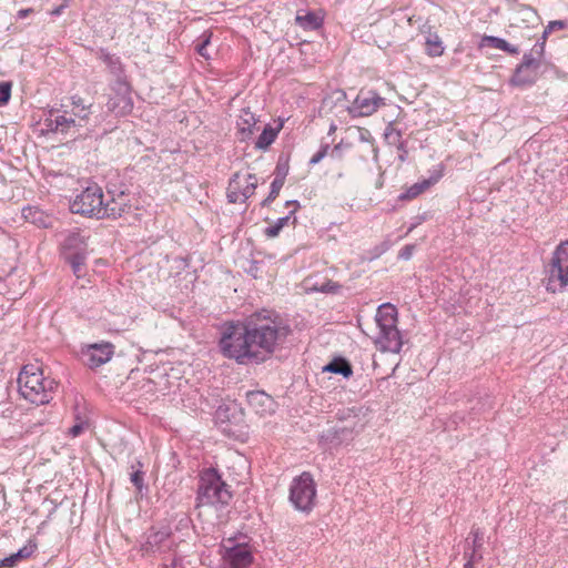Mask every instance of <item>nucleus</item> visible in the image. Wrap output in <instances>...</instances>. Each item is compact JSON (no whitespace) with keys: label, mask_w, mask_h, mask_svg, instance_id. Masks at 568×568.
Masks as SVG:
<instances>
[{"label":"nucleus","mask_w":568,"mask_h":568,"mask_svg":"<svg viewBox=\"0 0 568 568\" xmlns=\"http://www.w3.org/2000/svg\"><path fill=\"white\" fill-rule=\"evenodd\" d=\"M466 560L464 564V568H475V564L480 562L481 560H471L469 557H464Z\"/></svg>","instance_id":"obj_42"},{"label":"nucleus","mask_w":568,"mask_h":568,"mask_svg":"<svg viewBox=\"0 0 568 568\" xmlns=\"http://www.w3.org/2000/svg\"><path fill=\"white\" fill-rule=\"evenodd\" d=\"M181 562V559L174 557L170 564H162L159 568H175Z\"/></svg>","instance_id":"obj_40"},{"label":"nucleus","mask_w":568,"mask_h":568,"mask_svg":"<svg viewBox=\"0 0 568 568\" xmlns=\"http://www.w3.org/2000/svg\"><path fill=\"white\" fill-rule=\"evenodd\" d=\"M89 430H90L89 420L78 417L75 419V423L68 429L67 435L71 438H75Z\"/></svg>","instance_id":"obj_27"},{"label":"nucleus","mask_w":568,"mask_h":568,"mask_svg":"<svg viewBox=\"0 0 568 568\" xmlns=\"http://www.w3.org/2000/svg\"><path fill=\"white\" fill-rule=\"evenodd\" d=\"M37 550V544L32 540H29L27 545H24L22 548H20L16 556L18 560L27 559L29 558L34 551Z\"/></svg>","instance_id":"obj_30"},{"label":"nucleus","mask_w":568,"mask_h":568,"mask_svg":"<svg viewBox=\"0 0 568 568\" xmlns=\"http://www.w3.org/2000/svg\"><path fill=\"white\" fill-rule=\"evenodd\" d=\"M125 210V205L119 203L114 199L112 201L104 203L102 201V211H105V214L99 216V219L112 217L118 219L122 215Z\"/></svg>","instance_id":"obj_25"},{"label":"nucleus","mask_w":568,"mask_h":568,"mask_svg":"<svg viewBox=\"0 0 568 568\" xmlns=\"http://www.w3.org/2000/svg\"><path fill=\"white\" fill-rule=\"evenodd\" d=\"M288 221V216L278 219L273 225L265 229V235L270 239L277 236L282 229L287 225Z\"/></svg>","instance_id":"obj_29"},{"label":"nucleus","mask_w":568,"mask_h":568,"mask_svg":"<svg viewBox=\"0 0 568 568\" xmlns=\"http://www.w3.org/2000/svg\"><path fill=\"white\" fill-rule=\"evenodd\" d=\"M68 113V111H65ZM47 126L52 131H61L64 132L69 130L71 126L75 125V119L67 114H59L58 111L51 110L49 112V118L45 120Z\"/></svg>","instance_id":"obj_19"},{"label":"nucleus","mask_w":568,"mask_h":568,"mask_svg":"<svg viewBox=\"0 0 568 568\" xmlns=\"http://www.w3.org/2000/svg\"><path fill=\"white\" fill-rule=\"evenodd\" d=\"M209 42H210V39H209V38H206V39H205L201 44H199V45H197V48H196L197 53H199L200 55L204 57V58H206V57H207V55H206L205 50H206V45L209 44Z\"/></svg>","instance_id":"obj_39"},{"label":"nucleus","mask_w":568,"mask_h":568,"mask_svg":"<svg viewBox=\"0 0 568 568\" xmlns=\"http://www.w3.org/2000/svg\"><path fill=\"white\" fill-rule=\"evenodd\" d=\"M385 105V99L372 90H361L353 102V111L361 116H369Z\"/></svg>","instance_id":"obj_12"},{"label":"nucleus","mask_w":568,"mask_h":568,"mask_svg":"<svg viewBox=\"0 0 568 568\" xmlns=\"http://www.w3.org/2000/svg\"><path fill=\"white\" fill-rule=\"evenodd\" d=\"M484 531L480 528L473 527L468 538L465 541L464 557L471 560H483Z\"/></svg>","instance_id":"obj_15"},{"label":"nucleus","mask_w":568,"mask_h":568,"mask_svg":"<svg viewBox=\"0 0 568 568\" xmlns=\"http://www.w3.org/2000/svg\"><path fill=\"white\" fill-rule=\"evenodd\" d=\"M220 554L226 568H250L254 562L253 547L245 535L223 539Z\"/></svg>","instance_id":"obj_5"},{"label":"nucleus","mask_w":568,"mask_h":568,"mask_svg":"<svg viewBox=\"0 0 568 568\" xmlns=\"http://www.w3.org/2000/svg\"><path fill=\"white\" fill-rule=\"evenodd\" d=\"M316 484L313 476L303 471L292 480L290 501L296 510L308 514L315 506Z\"/></svg>","instance_id":"obj_7"},{"label":"nucleus","mask_w":568,"mask_h":568,"mask_svg":"<svg viewBox=\"0 0 568 568\" xmlns=\"http://www.w3.org/2000/svg\"><path fill=\"white\" fill-rule=\"evenodd\" d=\"M282 128V122H280L276 126L267 124L258 135L255 142V148L260 150H266L275 141Z\"/></svg>","instance_id":"obj_20"},{"label":"nucleus","mask_w":568,"mask_h":568,"mask_svg":"<svg viewBox=\"0 0 568 568\" xmlns=\"http://www.w3.org/2000/svg\"><path fill=\"white\" fill-rule=\"evenodd\" d=\"M329 149V145L328 144H325L321 148V150H318L310 160V163L311 164H317L318 162H321L327 154V151Z\"/></svg>","instance_id":"obj_34"},{"label":"nucleus","mask_w":568,"mask_h":568,"mask_svg":"<svg viewBox=\"0 0 568 568\" xmlns=\"http://www.w3.org/2000/svg\"><path fill=\"white\" fill-rule=\"evenodd\" d=\"M143 538L144 540L140 545L142 556L164 554L176 547L172 528L169 525L151 526Z\"/></svg>","instance_id":"obj_8"},{"label":"nucleus","mask_w":568,"mask_h":568,"mask_svg":"<svg viewBox=\"0 0 568 568\" xmlns=\"http://www.w3.org/2000/svg\"><path fill=\"white\" fill-rule=\"evenodd\" d=\"M102 189L94 184L77 195L70 207L75 214L99 219V216L105 214V211H102Z\"/></svg>","instance_id":"obj_9"},{"label":"nucleus","mask_w":568,"mask_h":568,"mask_svg":"<svg viewBox=\"0 0 568 568\" xmlns=\"http://www.w3.org/2000/svg\"><path fill=\"white\" fill-rule=\"evenodd\" d=\"M11 82H0V106L8 104L11 98Z\"/></svg>","instance_id":"obj_32"},{"label":"nucleus","mask_w":568,"mask_h":568,"mask_svg":"<svg viewBox=\"0 0 568 568\" xmlns=\"http://www.w3.org/2000/svg\"><path fill=\"white\" fill-rule=\"evenodd\" d=\"M483 43H485V44H487V45H489L491 48L505 51V52L510 53V54H517L518 53V49L516 47L509 44L506 40L497 38V37L485 36L483 38Z\"/></svg>","instance_id":"obj_24"},{"label":"nucleus","mask_w":568,"mask_h":568,"mask_svg":"<svg viewBox=\"0 0 568 568\" xmlns=\"http://www.w3.org/2000/svg\"><path fill=\"white\" fill-rule=\"evenodd\" d=\"M91 103H85L84 99L78 95L71 98L70 113L80 121H88L91 114Z\"/></svg>","instance_id":"obj_21"},{"label":"nucleus","mask_w":568,"mask_h":568,"mask_svg":"<svg viewBox=\"0 0 568 568\" xmlns=\"http://www.w3.org/2000/svg\"><path fill=\"white\" fill-rule=\"evenodd\" d=\"M568 286V241L561 242L554 251L546 267L545 287L552 294Z\"/></svg>","instance_id":"obj_6"},{"label":"nucleus","mask_w":568,"mask_h":568,"mask_svg":"<svg viewBox=\"0 0 568 568\" xmlns=\"http://www.w3.org/2000/svg\"><path fill=\"white\" fill-rule=\"evenodd\" d=\"M83 260H84L83 256L75 255L71 261L73 271L77 274V276H80V271L83 265Z\"/></svg>","instance_id":"obj_37"},{"label":"nucleus","mask_w":568,"mask_h":568,"mask_svg":"<svg viewBox=\"0 0 568 568\" xmlns=\"http://www.w3.org/2000/svg\"><path fill=\"white\" fill-rule=\"evenodd\" d=\"M250 408L260 416H268L275 413V400L264 392L256 390L247 394Z\"/></svg>","instance_id":"obj_14"},{"label":"nucleus","mask_w":568,"mask_h":568,"mask_svg":"<svg viewBox=\"0 0 568 568\" xmlns=\"http://www.w3.org/2000/svg\"><path fill=\"white\" fill-rule=\"evenodd\" d=\"M442 178V173H437L429 179H424L405 190L404 193L399 195V200L402 201H412L426 192L433 185H435Z\"/></svg>","instance_id":"obj_18"},{"label":"nucleus","mask_w":568,"mask_h":568,"mask_svg":"<svg viewBox=\"0 0 568 568\" xmlns=\"http://www.w3.org/2000/svg\"><path fill=\"white\" fill-rule=\"evenodd\" d=\"M26 219H31L33 223H42L43 213L37 209H27L23 211Z\"/></svg>","instance_id":"obj_33"},{"label":"nucleus","mask_w":568,"mask_h":568,"mask_svg":"<svg viewBox=\"0 0 568 568\" xmlns=\"http://www.w3.org/2000/svg\"><path fill=\"white\" fill-rule=\"evenodd\" d=\"M284 185V178H275L271 183V191L268 196L263 201V205H267L272 201H274L280 194L281 189Z\"/></svg>","instance_id":"obj_28"},{"label":"nucleus","mask_w":568,"mask_h":568,"mask_svg":"<svg viewBox=\"0 0 568 568\" xmlns=\"http://www.w3.org/2000/svg\"><path fill=\"white\" fill-rule=\"evenodd\" d=\"M323 371L334 374H341L345 378L351 377L353 374L351 364L345 358L342 357L334 358L331 363L324 366Z\"/></svg>","instance_id":"obj_23"},{"label":"nucleus","mask_w":568,"mask_h":568,"mask_svg":"<svg viewBox=\"0 0 568 568\" xmlns=\"http://www.w3.org/2000/svg\"><path fill=\"white\" fill-rule=\"evenodd\" d=\"M21 395L36 405L49 403L55 388V382L43 375V371L36 364L23 366L18 377Z\"/></svg>","instance_id":"obj_3"},{"label":"nucleus","mask_w":568,"mask_h":568,"mask_svg":"<svg viewBox=\"0 0 568 568\" xmlns=\"http://www.w3.org/2000/svg\"><path fill=\"white\" fill-rule=\"evenodd\" d=\"M425 52L430 58L442 57L445 52L444 43L437 33H429L425 41Z\"/></svg>","instance_id":"obj_22"},{"label":"nucleus","mask_w":568,"mask_h":568,"mask_svg":"<svg viewBox=\"0 0 568 568\" xmlns=\"http://www.w3.org/2000/svg\"><path fill=\"white\" fill-rule=\"evenodd\" d=\"M566 28V23L560 20L550 21L545 30V33L551 32L554 30H562Z\"/></svg>","instance_id":"obj_35"},{"label":"nucleus","mask_w":568,"mask_h":568,"mask_svg":"<svg viewBox=\"0 0 568 568\" xmlns=\"http://www.w3.org/2000/svg\"><path fill=\"white\" fill-rule=\"evenodd\" d=\"M540 62L532 58H524L521 64L518 65L511 83L519 87L530 85L536 82L539 75Z\"/></svg>","instance_id":"obj_13"},{"label":"nucleus","mask_w":568,"mask_h":568,"mask_svg":"<svg viewBox=\"0 0 568 568\" xmlns=\"http://www.w3.org/2000/svg\"><path fill=\"white\" fill-rule=\"evenodd\" d=\"M291 334L280 315H254L247 324L227 323L219 341L222 355L237 364L262 363L278 349Z\"/></svg>","instance_id":"obj_1"},{"label":"nucleus","mask_w":568,"mask_h":568,"mask_svg":"<svg viewBox=\"0 0 568 568\" xmlns=\"http://www.w3.org/2000/svg\"><path fill=\"white\" fill-rule=\"evenodd\" d=\"M258 179L253 173H235L227 185V199L231 203H243L257 187Z\"/></svg>","instance_id":"obj_10"},{"label":"nucleus","mask_w":568,"mask_h":568,"mask_svg":"<svg viewBox=\"0 0 568 568\" xmlns=\"http://www.w3.org/2000/svg\"><path fill=\"white\" fill-rule=\"evenodd\" d=\"M133 103L128 94H123L119 98V102H111L110 110L116 112V114L125 115L132 111Z\"/></svg>","instance_id":"obj_26"},{"label":"nucleus","mask_w":568,"mask_h":568,"mask_svg":"<svg viewBox=\"0 0 568 568\" xmlns=\"http://www.w3.org/2000/svg\"><path fill=\"white\" fill-rule=\"evenodd\" d=\"M378 335L375 345L382 352L398 353L403 346L402 337L397 328V310L389 303L382 304L375 316Z\"/></svg>","instance_id":"obj_4"},{"label":"nucleus","mask_w":568,"mask_h":568,"mask_svg":"<svg viewBox=\"0 0 568 568\" xmlns=\"http://www.w3.org/2000/svg\"><path fill=\"white\" fill-rule=\"evenodd\" d=\"M257 119L250 109H242L236 120V135L239 140L246 141L255 132Z\"/></svg>","instance_id":"obj_17"},{"label":"nucleus","mask_w":568,"mask_h":568,"mask_svg":"<svg viewBox=\"0 0 568 568\" xmlns=\"http://www.w3.org/2000/svg\"><path fill=\"white\" fill-rule=\"evenodd\" d=\"M190 521H191V520H190L189 518H185V519H182V520L180 521V524H183V523H184L185 525H189V524H190Z\"/></svg>","instance_id":"obj_43"},{"label":"nucleus","mask_w":568,"mask_h":568,"mask_svg":"<svg viewBox=\"0 0 568 568\" xmlns=\"http://www.w3.org/2000/svg\"><path fill=\"white\" fill-rule=\"evenodd\" d=\"M115 346L110 342L88 344L81 347V356L84 364L91 368H98L110 362L114 355Z\"/></svg>","instance_id":"obj_11"},{"label":"nucleus","mask_w":568,"mask_h":568,"mask_svg":"<svg viewBox=\"0 0 568 568\" xmlns=\"http://www.w3.org/2000/svg\"><path fill=\"white\" fill-rule=\"evenodd\" d=\"M233 498L230 486L222 479V475L214 467L200 473L196 490V507L211 506L223 509Z\"/></svg>","instance_id":"obj_2"},{"label":"nucleus","mask_w":568,"mask_h":568,"mask_svg":"<svg viewBox=\"0 0 568 568\" xmlns=\"http://www.w3.org/2000/svg\"><path fill=\"white\" fill-rule=\"evenodd\" d=\"M325 16V11L322 9L315 11H298L295 17V23L304 31H316L323 27Z\"/></svg>","instance_id":"obj_16"},{"label":"nucleus","mask_w":568,"mask_h":568,"mask_svg":"<svg viewBox=\"0 0 568 568\" xmlns=\"http://www.w3.org/2000/svg\"><path fill=\"white\" fill-rule=\"evenodd\" d=\"M32 12H33V9H31V8L21 9V10L18 11V18L19 19H24L28 16H30Z\"/></svg>","instance_id":"obj_41"},{"label":"nucleus","mask_w":568,"mask_h":568,"mask_svg":"<svg viewBox=\"0 0 568 568\" xmlns=\"http://www.w3.org/2000/svg\"><path fill=\"white\" fill-rule=\"evenodd\" d=\"M131 481L136 488L138 493L142 495L144 488V471L135 469L131 474Z\"/></svg>","instance_id":"obj_31"},{"label":"nucleus","mask_w":568,"mask_h":568,"mask_svg":"<svg viewBox=\"0 0 568 568\" xmlns=\"http://www.w3.org/2000/svg\"><path fill=\"white\" fill-rule=\"evenodd\" d=\"M77 243L84 244V241L79 234H71L65 241V246L70 247Z\"/></svg>","instance_id":"obj_38"},{"label":"nucleus","mask_w":568,"mask_h":568,"mask_svg":"<svg viewBox=\"0 0 568 568\" xmlns=\"http://www.w3.org/2000/svg\"><path fill=\"white\" fill-rule=\"evenodd\" d=\"M18 562H19V560H18L16 554H12L9 557H6L4 559H2L0 561V567L11 568V567L16 566Z\"/></svg>","instance_id":"obj_36"}]
</instances>
